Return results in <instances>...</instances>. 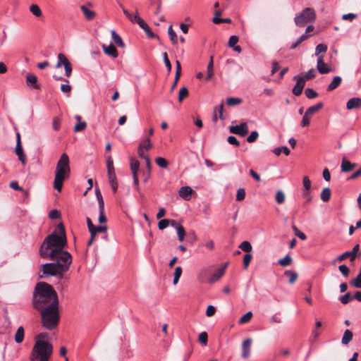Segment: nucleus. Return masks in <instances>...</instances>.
Here are the masks:
<instances>
[{
	"label": "nucleus",
	"instance_id": "c85d7f7f",
	"mask_svg": "<svg viewBox=\"0 0 361 361\" xmlns=\"http://www.w3.org/2000/svg\"><path fill=\"white\" fill-rule=\"evenodd\" d=\"M284 275L288 277V282L290 284L294 283L298 279V274L295 271L286 270L284 272Z\"/></svg>",
	"mask_w": 361,
	"mask_h": 361
},
{
	"label": "nucleus",
	"instance_id": "de8ad7c7",
	"mask_svg": "<svg viewBox=\"0 0 361 361\" xmlns=\"http://www.w3.org/2000/svg\"><path fill=\"white\" fill-rule=\"evenodd\" d=\"M178 240L183 242L185 235V231L183 226H178L176 229Z\"/></svg>",
	"mask_w": 361,
	"mask_h": 361
},
{
	"label": "nucleus",
	"instance_id": "c756f323",
	"mask_svg": "<svg viewBox=\"0 0 361 361\" xmlns=\"http://www.w3.org/2000/svg\"><path fill=\"white\" fill-rule=\"evenodd\" d=\"M327 46L324 44H319L316 47L315 49V55L319 58V56H324V54L327 51Z\"/></svg>",
	"mask_w": 361,
	"mask_h": 361
},
{
	"label": "nucleus",
	"instance_id": "7c9ffc66",
	"mask_svg": "<svg viewBox=\"0 0 361 361\" xmlns=\"http://www.w3.org/2000/svg\"><path fill=\"white\" fill-rule=\"evenodd\" d=\"M353 334L351 331L346 329L344 331L341 342L343 345H348L353 339Z\"/></svg>",
	"mask_w": 361,
	"mask_h": 361
},
{
	"label": "nucleus",
	"instance_id": "1a4fd4ad",
	"mask_svg": "<svg viewBox=\"0 0 361 361\" xmlns=\"http://www.w3.org/2000/svg\"><path fill=\"white\" fill-rule=\"evenodd\" d=\"M63 66L65 69V75L67 78L71 77L72 74V65L67 57L62 53L58 55V61L56 64V68H59Z\"/></svg>",
	"mask_w": 361,
	"mask_h": 361
},
{
	"label": "nucleus",
	"instance_id": "5fc2aeb1",
	"mask_svg": "<svg viewBox=\"0 0 361 361\" xmlns=\"http://www.w3.org/2000/svg\"><path fill=\"white\" fill-rule=\"evenodd\" d=\"M292 228L294 231L295 235L299 238L303 240L307 239L306 235L303 232L300 231L295 225L292 226Z\"/></svg>",
	"mask_w": 361,
	"mask_h": 361
},
{
	"label": "nucleus",
	"instance_id": "6e6552de",
	"mask_svg": "<svg viewBox=\"0 0 361 361\" xmlns=\"http://www.w3.org/2000/svg\"><path fill=\"white\" fill-rule=\"evenodd\" d=\"M40 271L42 272V274L39 275L40 279L51 276L62 279L64 273L63 271L59 270L54 262L42 264L40 267Z\"/></svg>",
	"mask_w": 361,
	"mask_h": 361
},
{
	"label": "nucleus",
	"instance_id": "f704fd0d",
	"mask_svg": "<svg viewBox=\"0 0 361 361\" xmlns=\"http://www.w3.org/2000/svg\"><path fill=\"white\" fill-rule=\"evenodd\" d=\"M323 107V103L319 102L317 104L312 106L309 107L306 111L307 112V114H310V116H312L314 113L319 111Z\"/></svg>",
	"mask_w": 361,
	"mask_h": 361
},
{
	"label": "nucleus",
	"instance_id": "09e8293b",
	"mask_svg": "<svg viewBox=\"0 0 361 361\" xmlns=\"http://www.w3.org/2000/svg\"><path fill=\"white\" fill-rule=\"evenodd\" d=\"M305 93L308 99H314L318 97L317 92L312 88H307Z\"/></svg>",
	"mask_w": 361,
	"mask_h": 361
},
{
	"label": "nucleus",
	"instance_id": "6e6d98bb",
	"mask_svg": "<svg viewBox=\"0 0 361 361\" xmlns=\"http://www.w3.org/2000/svg\"><path fill=\"white\" fill-rule=\"evenodd\" d=\"M252 259V255L250 253H247L243 257V267L244 269H247L251 260Z\"/></svg>",
	"mask_w": 361,
	"mask_h": 361
},
{
	"label": "nucleus",
	"instance_id": "e433bc0d",
	"mask_svg": "<svg viewBox=\"0 0 361 361\" xmlns=\"http://www.w3.org/2000/svg\"><path fill=\"white\" fill-rule=\"evenodd\" d=\"M243 102V100L237 97H228L226 99V103L230 106L239 105Z\"/></svg>",
	"mask_w": 361,
	"mask_h": 361
},
{
	"label": "nucleus",
	"instance_id": "4468645a",
	"mask_svg": "<svg viewBox=\"0 0 361 361\" xmlns=\"http://www.w3.org/2000/svg\"><path fill=\"white\" fill-rule=\"evenodd\" d=\"M252 340L251 338L245 339L242 344V357L244 359H247L250 355V348Z\"/></svg>",
	"mask_w": 361,
	"mask_h": 361
},
{
	"label": "nucleus",
	"instance_id": "603ef678",
	"mask_svg": "<svg viewBox=\"0 0 361 361\" xmlns=\"http://www.w3.org/2000/svg\"><path fill=\"white\" fill-rule=\"evenodd\" d=\"M252 317V313L251 312H247L239 320L240 324H246L250 321Z\"/></svg>",
	"mask_w": 361,
	"mask_h": 361
},
{
	"label": "nucleus",
	"instance_id": "a18cd8bd",
	"mask_svg": "<svg viewBox=\"0 0 361 361\" xmlns=\"http://www.w3.org/2000/svg\"><path fill=\"white\" fill-rule=\"evenodd\" d=\"M181 274H182V268L180 267H177L175 269V271H174V274H173L174 277H173V283L174 285L178 283Z\"/></svg>",
	"mask_w": 361,
	"mask_h": 361
},
{
	"label": "nucleus",
	"instance_id": "bb28decb",
	"mask_svg": "<svg viewBox=\"0 0 361 361\" xmlns=\"http://www.w3.org/2000/svg\"><path fill=\"white\" fill-rule=\"evenodd\" d=\"M111 35L112 40L118 47L122 48L125 47V44L123 42L122 38L116 33L115 30H111Z\"/></svg>",
	"mask_w": 361,
	"mask_h": 361
},
{
	"label": "nucleus",
	"instance_id": "13d9d810",
	"mask_svg": "<svg viewBox=\"0 0 361 361\" xmlns=\"http://www.w3.org/2000/svg\"><path fill=\"white\" fill-rule=\"evenodd\" d=\"M350 283L357 288H361V276L358 274L355 279L350 282Z\"/></svg>",
	"mask_w": 361,
	"mask_h": 361
},
{
	"label": "nucleus",
	"instance_id": "052dcab7",
	"mask_svg": "<svg viewBox=\"0 0 361 361\" xmlns=\"http://www.w3.org/2000/svg\"><path fill=\"white\" fill-rule=\"evenodd\" d=\"M106 167H107V171H114V161L111 156L106 157Z\"/></svg>",
	"mask_w": 361,
	"mask_h": 361
},
{
	"label": "nucleus",
	"instance_id": "ddd939ff",
	"mask_svg": "<svg viewBox=\"0 0 361 361\" xmlns=\"http://www.w3.org/2000/svg\"><path fill=\"white\" fill-rule=\"evenodd\" d=\"M317 69L321 74H326L331 71V68L324 62V56L317 58Z\"/></svg>",
	"mask_w": 361,
	"mask_h": 361
},
{
	"label": "nucleus",
	"instance_id": "a19ab883",
	"mask_svg": "<svg viewBox=\"0 0 361 361\" xmlns=\"http://www.w3.org/2000/svg\"><path fill=\"white\" fill-rule=\"evenodd\" d=\"M285 198H286V195L282 190L277 191L276 196H275V200H276V202L279 204H283L285 201Z\"/></svg>",
	"mask_w": 361,
	"mask_h": 361
},
{
	"label": "nucleus",
	"instance_id": "aec40b11",
	"mask_svg": "<svg viewBox=\"0 0 361 361\" xmlns=\"http://www.w3.org/2000/svg\"><path fill=\"white\" fill-rule=\"evenodd\" d=\"M26 82L28 86L34 89L39 90L40 85L37 82V78L33 74L28 73L26 76Z\"/></svg>",
	"mask_w": 361,
	"mask_h": 361
},
{
	"label": "nucleus",
	"instance_id": "4c0bfd02",
	"mask_svg": "<svg viewBox=\"0 0 361 361\" xmlns=\"http://www.w3.org/2000/svg\"><path fill=\"white\" fill-rule=\"evenodd\" d=\"M30 11L36 17H41L42 16V10L39 6L37 4H32L30 6Z\"/></svg>",
	"mask_w": 361,
	"mask_h": 361
},
{
	"label": "nucleus",
	"instance_id": "2eb2a0df",
	"mask_svg": "<svg viewBox=\"0 0 361 361\" xmlns=\"http://www.w3.org/2000/svg\"><path fill=\"white\" fill-rule=\"evenodd\" d=\"M86 221L90 233L106 232L107 230L106 226H94L89 217L86 219Z\"/></svg>",
	"mask_w": 361,
	"mask_h": 361
},
{
	"label": "nucleus",
	"instance_id": "774afa93",
	"mask_svg": "<svg viewBox=\"0 0 361 361\" xmlns=\"http://www.w3.org/2000/svg\"><path fill=\"white\" fill-rule=\"evenodd\" d=\"M338 269L345 277H347L349 275L350 269L346 265H340L338 267Z\"/></svg>",
	"mask_w": 361,
	"mask_h": 361
},
{
	"label": "nucleus",
	"instance_id": "9d476101",
	"mask_svg": "<svg viewBox=\"0 0 361 361\" xmlns=\"http://www.w3.org/2000/svg\"><path fill=\"white\" fill-rule=\"evenodd\" d=\"M63 66L65 69V75L67 78L71 77L72 74V65L67 57L62 53L58 55V61L56 64V68H59Z\"/></svg>",
	"mask_w": 361,
	"mask_h": 361
},
{
	"label": "nucleus",
	"instance_id": "0eeeda50",
	"mask_svg": "<svg viewBox=\"0 0 361 361\" xmlns=\"http://www.w3.org/2000/svg\"><path fill=\"white\" fill-rule=\"evenodd\" d=\"M316 17V12L312 8H305L295 15L294 22L296 26L303 27L309 23H313Z\"/></svg>",
	"mask_w": 361,
	"mask_h": 361
},
{
	"label": "nucleus",
	"instance_id": "393cba45",
	"mask_svg": "<svg viewBox=\"0 0 361 361\" xmlns=\"http://www.w3.org/2000/svg\"><path fill=\"white\" fill-rule=\"evenodd\" d=\"M80 9L82 11L85 18L88 20H92L96 16V13L94 11L90 10L85 5L80 6Z\"/></svg>",
	"mask_w": 361,
	"mask_h": 361
},
{
	"label": "nucleus",
	"instance_id": "f8f14e48",
	"mask_svg": "<svg viewBox=\"0 0 361 361\" xmlns=\"http://www.w3.org/2000/svg\"><path fill=\"white\" fill-rule=\"evenodd\" d=\"M230 132L233 134L244 137L248 133V126L246 123L230 127Z\"/></svg>",
	"mask_w": 361,
	"mask_h": 361
},
{
	"label": "nucleus",
	"instance_id": "f03ea898",
	"mask_svg": "<svg viewBox=\"0 0 361 361\" xmlns=\"http://www.w3.org/2000/svg\"><path fill=\"white\" fill-rule=\"evenodd\" d=\"M66 245L67 239L65 228L63 224L61 223L43 240L39 251V255L42 258H46L49 252L63 250Z\"/></svg>",
	"mask_w": 361,
	"mask_h": 361
},
{
	"label": "nucleus",
	"instance_id": "412c9836",
	"mask_svg": "<svg viewBox=\"0 0 361 361\" xmlns=\"http://www.w3.org/2000/svg\"><path fill=\"white\" fill-rule=\"evenodd\" d=\"M361 107V99L357 97H353L350 99L347 104L346 108L348 110H353L355 109H360Z\"/></svg>",
	"mask_w": 361,
	"mask_h": 361
},
{
	"label": "nucleus",
	"instance_id": "2f4dec72",
	"mask_svg": "<svg viewBox=\"0 0 361 361\" xmlns=\"http://www.w3.org/2000/svg\"><path fill=\"white\" fill-rule=\"evenodd\" d=\"M331 195V191L329 188H324L320 194L321 199L323 202H327L329 201Z\"/></svg>",
	"mask_w": 361,
	"mask_h": 361
},
{
	"label": "nucleus",
	"instance_id": "a211bd4d",
	"mask_svg": "<svg viewBox=\"0 0 361 361\" xmlns=\"http://www.w3.org/2000/svg\"><path fill=\"white\" fill-rule=\"evenodd\" d=\"M356 166L357 164L355 163H352L347 160L346 158L343 157L341 165V171L344 173L350 172L353 171Z\"/></svg>",
	"mask_w": 361,
	"mask_h": 361
},
{
	"label": "nucleus",
	"instance_id": "37998d69",
	"mask_svg": "<svg viewBox=\"0 0 361 361\" xmlns=\"http://www.w3.org/2000/svg\"><path fill=\"white\" fill-rule=\"evenodd\" d=\"M130 171H131V173H132V176H133V185L135 186V188L136 190H139L140 186H139L138 176H137L138 171H136V170H130Z\"/></svg>",
	"mask_w": 361,
	"mask_h": 361
},
{
	"label": "nucleus",
	"instance_id": "3c124183",
	"mask_svg": "<svg viewBox=\"0 0 361 361\" xmlns=\"http://www.w3.org/2000/svg\"><path fill=\"white\" fill-rule=\"evenodd\" d=\"M311 117H312V116H310V114H307V112L305 111V113L302 117V121H301V126H302V127L308 126L310 123Z\"/></svg>",
	"mask_w": 361,
	"mask_h": 361
},
{
	"label": "nucleus",
	"instance_id": "72a5a7b5",
	"mask_svg": "<svg viewBox=\"0 0 361 361\" xmlns=\"http://www.w3.org/2000/svg\"><path fill=\"white\" fill-rule=\"evenodd\" d=\"M292 262V257L289 255H287L283 258L279 259L278 264L283 267H286L289 266Z\"/></svg>",
	"mask_w": 361,
	"mask_h": 361
},
{
	"label": "nucleus",
	"instance_id": "49530a36",
	"mask_svg": "<svg viewBox=\"0 0 361 361\" xmlns=\"http://www.w3.org/2000/svg\"><path fill=\"white\" fill-rule=\"evenodd\" d=\"M198 341L203 345H206L208 341V335L207 333L203 331L199 334Z\"/></svg>",
	"mask_w": 361,
	"mask_h": 361
},
{
	"label": "nucleus",
	"instance_id": "79ce46f5",
	"mask_svg": "<svg viewBox=\"0 0 361 361\" xmlns=\"http://www.w3.org/2000/svg\"><path fill=\"white\" fill-rule=\"evenodd\" d=\"M239 248H240L242 250L246 252H250L252 251V247L250 242L248 241H243L239 245Z\"/></svg>",
	"mask_w": 361,
	"mask_h": 361
},
{
	"label": "nucleus",
	"instance_id": "58836bf2",
	"mask_svg": "<svg viewBox=\"0 0 361 361\" xmlns=\"http://www.w3.org/2000/svg\"><path fill=\"white\" fill-rule=\"evenodd\" d=\"M188 90L187 87H183L179 90L178 102L181 103L183 100L188 97Z\"/></svg>",
	"mask_w": 361,
	"mask_h": 361
},
{
	"label": "nucleus",
	"instance_id": "a878e982",
	"mask_svg": "<svg viewBox=\"0 0 361 361\" xmlns=\"http://www.w3.org/2000/svg\"><path fill=\"white\" fill-rule=\"evenodd\" d=\"M16 153L18 157L19 160L23 164H25L26 158L25 155L23 154V147L21 145V142H17L16 147Z\"/></svg>",
	"mask_w": 361,
	"mask_h": 361
},
{
	"label": "nucleus",
	"instance_id": "680f3d73",
	"mask_svg": "<svg viewBox=\"0 0 361 361\" xmlns=\"http://www.w3.org/2000/svg\"><path fill=\"white\" fill-rule=\"evenodd\" d=\"M130 170L139 171L140 162L137 160H136L133 158H131L130 162Z\"/></svg>",
	"mask_w": 361,
	"mask_h": 361
},
{
	"label": "nucleus",
	"instance_id": "ea45409f",
	"mask_svg": "<svg viewBox=\"0 0 361 361\" xmlns=\"http://www.w3.org/2000/svg\"><path fill=\"white\" fill-rule=\"evenodd\" d=\"M352 254L353 253H351L350 251H347V252L343 253L342 255L338 256L337 258L336 259V260H337L338 262H342L346 258H350V260L352 262V261L355 260V258L353 257Z\"/></svg>",
	"mask_w": 361,
	"mask_h": 361
},
{
	"label": "nucleus",
	"instance_id": "4be33fe9",
	"mask_svg": "<svg viewBox=\"0 0 361 361\" xmlns=\"http://www.w3.org/2000/svg\"><path fill=\"white\" fill-rule=\"evenodd\" d=\"M217 113H219V118L221 120H224L226 118V116L224 114V104L223 102L221 103V104L216 107L214 109V114L212 117L213 122H216L218 117H217Z\"/></svg>",
	"mask_w": 361,
	"mask_h": 361
},
{
	"label": "nucleus",
	"instance_id": "8fccbe9b",
	"mask_svg": "<svg viewBox=\"0 0 361 361\" xmlns=\"http://www.w3.org/2000/svg\"><path fill=\"white\" fill-rule=\"evenodd\" d=\"M139 146L142 149H145V151H148L152 148V145L151 143L150 139L148 137L142 142Z\"/></svg>",
	"mask_w": 361,
	"mask_h": 361
},
{
	"label": "nucleus",
	"instance_id": "cd10ccee",
	"mask_svg": "<svg viewBox=\"0 0 361 361\" xmlns=\"http://www.w3.org/2000/svg\"><path fill=\"white\" fill-rule=\"evenodd\" d=\"M342 78L340 76H335L327 87V91H332L340 86Z\"/></svg>",
	"mask_w": 361,
	"mask_h": 361
},
{
	"label": "nucleus",
	"instance_id": "7ed1b4c3",
	"mask_svg": "<svg viewBox=\"0 0 361 361\" xmlns=\"http://www.w3.org/2000/svg\"><path fill=\"white\" fill-rule=\"evenodd\" d=\"M71 173L70 161L68 156L63 153L57 162L56 173L54 180V188L61 192L64 180L69 176Z\"/></svg>",
	"mask_w": 361,
	"mask_h": 361
},
{
	"label": "nucleus",
	"instance_id": "473e14b6",
	"mask_svg": "<svg viewBox=\"0 0 361 361\" xmlns=\"http://www.w3.org/2000/svg\"><path fill=\"white\" fill-rule=\"evenodd\" d=\"M24 340V329L23 326L18 328L15 335V341L17 343H21Z\"/></svg>",
	"mask_w": 361,
	"mask_h": 361
},
{
	"label": "nucleus",
	"instance_id": "9b49d317",
	"mask_svg": "<svg viewBox=\"0 0 361 361\" xmlns=\"http://www.w3.org/2000/svg\"><path fill=\"white\" fill-rule=\"evenodd\" d=\"M293 80H296V84L293 88V94L295 96H300L302 94V90L305 85V78L300 75H295L293 78Z\"/></svg>",
	"mask_w": 361,
	"mask_h": 361
},
{
	"label": "nucleus",
	"instance_id": "69168bd1",
	"mask_svg": "<svg viewBox=\"0 0 361 361\" xmlns=\"http://www.w3.org/2000/svg\"><path fill=\"white\" fill-rule=\"evenodd\" d=\"M245 191L244 189L243 188H239L238 190H237V194H236V200L237 201H242L245 199Z\"/></svg>",
	"mask_w": 361,
	"mask_h": 361
},
{
	"label": "nucleus",
	"instance_id": "c03bdc74",
	"mask_svg": "<svg viewBox=\"0 0 361 361\" xmlns=\"http://www.w3.org/2000/svg\"><path fill=\"white\" fill-rule=\"evenodd\" d=\"M168 33L172 43L173 44H176L177 43V35L174 30H173L172 25H170L169 27Z\"/></svg>",
	"mask_w": 361,
	"mask_h": 361
},
{
	"label": "nucleus",
	"instance_id": "b1692460",
	"mask_svg": "<svg viewBox=\"0 0 361 361\" xmlns=\"http://www.w3.org/2000/svg\"><path fill=\"white\" fill-rule=\"evenodd\" d=\"M176 70L174 82H173V84H172V86L171 87V91H173L174 89L176 88L178 81L181 75V65H180V63L179 61H176Z\"/></svg>",
	"mask_w": 361,
	"mask_h": 361
},
{
	"label": "nucleus",
	"instance_id": "39448f33",
	"mask_svg": "<svg viewBox=\"0 0 361 361\" xmlns=\"http://www.w3.org/2000/svg\"><path fill=\"white\" fill-rule=\"evenodd\" d=\"M53 347L47 341L37 340L32 350L31 361H48L52 354Z\"/></svg>",
	"mask_w": 361,
	"mask_h": 361
},
{
	"label": "nucleus",
	"instance_id": "f3484780",
	"mask_svg": "<svg viewBox=\"0 0 361 361\" xmlns=\"http://www.w3.org/2000/svg\"><path fill=\"white\" fill-rule=\"evenodd\" d=\"M102 49L105 54L110 56L114 59L117 58L118 56L116 48L112 44H110L108 46L103 44Z\"/></svg>",
	"mask_w": 361,
	"mask_h": 361
},
{
	"label": "nucleus",
	"instance_id": "bf43d9fd",
	"mask_svg": "<svg viewBox=\"0 0 361 361\" xmlns=\"http://www.w3.org/2000/svg\"><path fill=\"white\" fill-rule=\"evenodd\" d=\"M87 127V123L85 121L78 122L75 126H74V131L75 132H80L85 129Z\"/></svg>",
	"mask_w": 361,
	"mask_h": 361
},
{
	"label": "nucleus",
	"instance_id": "6ab92c4d",
	"mask_svg": "<svg viewBox=\"0 0 361 361\" xmlns=\"http://www.w3.org/2000/svg\"><path fill=\"white\" fill-rule=\"evenodd\" d=\"M227 267V263H226L221 268L217 269L209 279V282L212 283L218 281L221 279L225 273V269Z\"/></svg>",
	"mask_w": 361,
	"mask_h": 361
},
{
	"label": "nucleus",
	"instance_id": "338daca9",
	"mask_svg": "<svg viewBox=\"0 0 361 361\" xmlns=\"http://www.w3.org/2000/svg\"><path fill=\"white\" fill-rule=\"evenodd\" d=\"M61 119L58 117H54L52 121V128L54 130H59L61 126Z\"/></svg>",
	"mask_w": 361,
	"mask_h": 361
},
{
	"label": "nucleus",
	"instance_id": "dca6fc26",
	"mask_svg": "<svg viewBox=\"0 0 361 361\" xmlns=\"http://www.w3.org/2000/svg\"><path fill=\"white\" fill-rule=\"evenodd\" d=\"M99 216L98 221L100 224L106 223L107 219L104 214V204L102 195L99 196Z\"/></svg>",
	"mask_w": 361,
	"mask_h": 361
},
{
	"label": "nucleus",
	"instance_id": "0e129e2a",
	"mask_svg": "<svg viewBox=\"0 0 361 361\" xmlns=\"http://www.w3.org/2000/svg\"><path fill=\"white\" fill-rule=\"evenodd\" d=\"M135 19L136 20V23H137L141 28L147 25V23L141 18L139 17L137 10H136L135 13Z\"/></svg>",
	"mask_w": 361,
	"mask_h": 361
},
{
	"label": "nucleus",
	"instance_id": "e2e57ef3",
	"mask_svg": "<svg viewBox=\"0 0 361 361\" xmlns=\"http://www.w3.org/2000/svg\"><path fill=\"white\" fill-rule=\"evenodd\" d=\"M353 299L350 293H347L340 298L342 304H348Z\"/></svg>",
	"mask_w": 361,
	"mask_h": 361
},
{
	"label": "nucleus",
	"instance_id": "c9c22d12",
	"mask_svg": "<svg viewBox=\"0 0 361 361\" xmlns=\"http://www.w3.org/2000/svg\"><path fill=\"white\" fill-rule=\"evenodd\" d=\"M273 152L276 156H279L281 154V153H283L285 155L288 156L290 154V149L287 147L282 146V147H279L275 148L273 150Z\"/></svg>",
	"mask_w": 361,
	"mask_h": 361
},
{
	"label": "nucleus",
	"instance_id": "864d4df0",
	"mask_svg": "<svg viewBox=\"0 0 361 361\" xmlns=\"http://www.w3.org/2000/svg\"><path fill=\"white\" fill-rule=\"evenodd\" d=\"M155 162L161 168H166L169 164L168 161L162 157H157Z\"/></svg>",
	"mask_w": 361,
	"mask_h": 361
},
{
	"label": "nucleus",
	"instance_id": "f257e3e1",
	"mask_svg": "<svg viewBox=\"0 0 361 361\" xmlns=\"http://www.w3.org/2000/svg\"><path fill=\"white\" fill-rule=\"evenodd\" d=\"M54 305H59L58 295L54 288L45 282L37 283L33 292V307L39 310Z\"/></svg>",
	"mask_w": 361,
	"mask_h": 361
},
{
	"label": "nucleus",
	"instance_id": "423d86ee",
	"mask_svg": "<svg viewBox=\"0 0 361 361\" xmlns=\"http://www.w3.org/2000/svg\"><path fill=\"white\" fill-rule=\"evenodd\" d=\"M45 259H49L54 262L59 270L66 272L72 263V256L70 252L63 250H52L49 252L47 257Z\"/></svg>",
	"mask_w": 361,
	"mask_h": 361
},
{
	"label": "nucleus",
	"instance_id": "20e7f679",
	"mask_svg": "<svg viewBox=\"0 0 361 361\" xmlns=\"http://www.w3.org/2000/svg\"><path fill=\"white\" fill-rule=\"evenodd\" d=\"M41 312L42 326L48 330L55 329L59 322V312L58 305H49L43 310H39Z\"/></svg>",
	"mask_w": 361,
	"mask_h": 361
},
{
	"label": "nucleus",
	"instance_id": "5701e85b",
	"mask_svg": "<svg viewBox=\"0 0 361 361\" xmlns=\"http://www.w3.org/2000/svg\"><path fill=\"white\" fill-rule=\"evenodd\" d=\"M192 192L193 190L190 187L183 186L180 188L178 194L184 200H189L190 199V195L192 193Z\"/></svg>",
	"mask_w": 361,
	"mask_h": 361
},
{
	"label": "nucleus",
	"instance_id": "4d7b16f0",
	"mask_svg": "<svg viewBox=\"0 0 361 361\" xmlns=\"http://www.w3.org/2000/svg\"><path fill=\"white\" fill-rule=\"evenodd\" d=\"M302 78H305L306 80H312L316 77V71L312 68L309 70Z\"/></svg>",
	"mask_w": 361,
	"mask_h": 361
}]
</instances>
